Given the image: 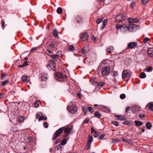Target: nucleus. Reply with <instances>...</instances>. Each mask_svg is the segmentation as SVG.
Instances as JSON below:
<instances>
[{
  "label": "nucleus",
  "instance_id": "nucleus-1",
  "mask_svg": "<svg viewBox=\"0 0 153 153\" xmlns=\"http://www.w3.org/2000/svg\"><path fill=\"white\" fill-rule=\"evenodd\" d=\"M137 25L132 23H129V22H125L123 24V27H124L125 31H126L128 30H129L131 28L134 29L136 27Z\"/></svg>",
  "mask_w": 153,
  "mask_h": 153
},
{
  "label": "nucleus",
  "instance_id": "nucleus-2",
  "mask_svg": "<svg viewBox=\"0 0 153 153\" xmlns=\"http://www.w3.org/2000/svg\"><path fill=\"white\" fill-rule=\"evenodd\" d=\"M67 76L65 75H63L60 72H58L55 75V79L58 80V79H60L61 80H59V81L61 82L63 81L65 79Z\"/></svg>",
  "mask_w": 153,
  "mask_h": 153
},
{
  "label": "nucleus",
  "instance_id": "nucleus-3",
  "mask_svg": "<svg viewBox=\"0 0 153 153\" xmlns=\"http://www.w3.org/2000/svg\"><path fill=\"white\" fill-rule=\"evenodd\" d=\"M64 129V127H62L57 130L53 134L52 140H55L63 132Z\"/></svg>",
  "mask_w": 153,
  "mask_h": 153
},
{
  "label": "nucleus",
  "instance_id": "nucleus-4",
  "mask_svg": "<svg viewBox=\"0 0 153 153\" xmlns=\"http://www.w3.org/2000/svg\"><path fill=\"white\" fill-rule=\"evenodd\" d=\"M67 109L68 111L70 112L72 114H74L77 110V107L74 105H68L67 107Z\"/></svg>",
  "mask_w": 153,
  "mask_h": 153
},
{
  "label": "nucleus",
  "instance_id": "nucleus-5",
  "mask_svg": "<svg viewBox=\"0 0 153 153\" xmlns=\"http://www.w3.org/2000/svg\"><path fill=\"white\" fill-rule=\"evenodd\" d=\"M110 69L107 66L103 67L101 70V74L102 76H108L110 72Z\"/></svg>",
  "mask_w": 153,
  "mask_h": 153
},
{
  "label": "nucleus",
  "instance_id": "nucleus-6",
  "mask_svg": "<svg viewBox=\"0 0 153 153\" xmlns=\"http://www.w3.org/2000/svg\"><path fill=\"white\" fill-rule=\"evenodd\" d=\"M131 111L133 114H139L138 112L140 111V107L137 105L134 106L132 107Z\"/></svg>",
  "mask_w": 153,
  "mask_h": 153
},
{
  "label": "nucleus",
  "instance_id": "nucleus-7",
  "mask_svg": "<svg viewBox=\"0 0 153 153\" xmlns=\"http://www.w3.org/2000/svg\"><path fill=\"white\" fill-rule=\"evenodd\" d=\"M47 43L48 44V48H55L58 45V43L54 40L51 42L49 44L48 43Z\"/></svg>",
  "mask_w": 153,
  "mask_h": 153
},
{
  "label": "nucleus",
  "instance_id": "nucleus-8",
  "mask_svg": "<svg viewBox=\"0 0 153 153\" xmlns=\"http://www.w3.org/2000/svg\"><path fill=\"white\" fill-rule=\"evenodd\" d=\"M130 77V74L126 70H124L122 72V77L123 79L128 78Z\"/></svg>",
  "mask_w": 153,
  "mask_h": 153
},
{
  "label": "nucleus",
  "instance_id": "nucleus-9",
  "mask_svg": "<svg viewBox=\"0 0 153 153\" xmlns=\"http://www.w3.org/2000/svg\"><path fill=\"white\" fill-rule=\"evenodd\" d=\"M81 39L83 41H86L88 37V35L86 33H84L81 34Z\"/></svg>",
  "mask_w": 153,
  "mask_h": 153
},
{
  "label": "nucleus",
  "instance_id": "nucleus-10",
  "mask_svg": "<svg viewBox=\"0 0 153 153\" xmlns=\"http://www.w3.org/2000/svg\"><path fill=\"white\" fill-rule=\"evenodd\" d=\"M128 20V22L130 23H137L139 22V20L136 18H129Z\"/></svg>",
  "mask_w": 153,
  "mask_h": 153
},
{
  "label": "nucleus",
  "instance_id": "nucleus-11",
  "mask_svg": "<svg viewBox=\"0 0 153 153\" xmlns=\"http://www.w3.org/2000/svg\"><path fill=\"white\" fill-rule=\"evenodd\" d=\"M116 119L123 121L126 119V118L124 115H115Z\"/></svg>",
  "mask_w": 153,
  "mask_h": 153
},
{
  "label": "nucleus",
  "instance_id": "nucleus-12",
  "mask_svg": "<svg viewBox=\"0 0 153 153\" xmlns=\"http://www.w3.org/2000/svg\"><path fill=\"white\" fill-rule=\"evenodd\" d=\"M50 66L51 69L55 71L56 69V65L55 62L54 61H52L50 63Z\"/></svg>",
  "mask_w": 153,
  "mask_h": 153
},
{
  "label": "nucleus",
  "instance_id": "nucleus-13",
  "mask_svg": "<svg viewBox=\"0 0 153 153\" xmlns=\"http://www.w3.org/2000/svg\"><path fill=\"white\" fill-rule=\"evenodd\" d=\"M137 44L135 42H131L128 44V48H133L135 46H137Z\"/></svg>",
  "mask_w": 153,
  "mask_h": 153
},
{
  "label": "nucleus",
  "instance_id": "nucleus-14",
  "mask_svg": "<svg viewBox=\"0 0 153 153\" xmlns=\"http://www.w3.org/2000/svg\"><path fill=\"white\" fill-rule=\"evenodd\" d=\"M114 48L112 46L107 47L106 49V51L109 53H111L114 51Z\"/></svg>",
  "mask_w": 153,
  "mask_h": 153
},
{
  "label": "nucleus",
  "instance_id": "nucleus-15",
  "mask_svg": "<svg viewBox=\"0 0 153 153\" xmlns=\"http://www.w3.org/2000/svg\"><path fill=\"white\" fill-rule=\"evenodd\" d=\"M120 17H121V19H119L118 20V22H122L123 21H125V16L123 14H121L117 16V18H120Z\"/></svg>",
  "mask_w": 153,
  "mask_h": 153
},
{
  "label": "nucleus",
  "instance_id": "nucleus-16",
  "mask_svg": "<svg viewBox=\"0 0 153 153\" xmlns=\"http://www.w3.org/2000/svg\"><path fill=\"white\" fill-rule=\"evenodd\" d=\"M36 118L39 120V121H40L42 120H45L47 119V117H44L43 115H36Z\"/></svg>",
  "mask_w": 153,
  "mask_h": 153
},
{
  "label": "nucleus",
  "instance_id": "nucleus-17",
  "mask_svg": "<svg viewBox=\"0 0 153 153\" xmlns=\"http://www.w3.org/2000/svg\"><path fill=\"white\" fill-rule=\"evenodd\" d=\"M83 19L82 17L79 16H77L76 18V20L77 23L82 22H83Z\"/></svg>",
  "mask_w": 153,
  "mask_h": 153
},
{
  "label": "nucleus",
  "instance_id": "nucleus-18",
  "mask_svg": "<svg viewBox=\"0 0 153 153\" xmlns=\"http://www.w3.org/2000/svg\"><path fill=\"white\" fill-rule=\"evenodd\" d=\"M147 53L149 56L153 57V48H149L147 51Z\"/></svg>",
  "mask_w": 153,
  "mask_h": 153
},
{
  "label": "nucleus",
  "instance_id": "nucleus-19",
  "mask_svg": "<svg viewBox=\"0 0 153 153\" xmlns=\"http://www.w3.org/2000/svg\"><path fill=\"white\" fill-rule=\"evenodd\" d=\"M146 107L149 108L150 111H153V103H149L146 105Z\"/></svg>",
  "mask_w": 153,
  "mask_h": 153
},
{
  "label": "nucleus",
  "instance_id": "nucleus-20",
  "mask_svg": "<svg viewBox=\"0 0 153 153\" xmlns=\"http://www.w3.org/2000/svg\"><path fill=\"white\" fill-rule=\"evenodd\" d=\"M25 119V117L24 116H19V115L18 117H17V121L19 122H22Z\"/></svg>",
  "mask_w": 153,
  "mask_h": 153
},
{
  "label": "nucleus",
  "instance_id": "nucleus-21",
  "mask_svg": "<svg viewBox=\"0 0 153 153\" xmlns=\"http://www.w3.org/2000/svg\"><path fill=\"white\" fill-rule=\"evenodd\" d=\"M65 133L68 135L69 134L71 131V129L69 127H67L65 128H64V130Z\"/></svg>",
  "mask_w": 153,
  "mask_h": 153
},
{
  "label": "nucleus",
  "instance_id": "nucleus-22",
  "mask_svg": "<svg viewBox=\"0 0 153 153\" xmlns=\"http://www.w3.org/2000/svg\"><path fill=\"white\" fill-rule=\"evenodd\" d=\"M28 79V78L27 76L24 75L22 77L21 81L23 82H26Z\"/></svg>",
  "mask_w": 153,
  "mask_h": 153
},
{
  "label": "nucleus",
  "instance_id": "nucleus-23",
  "mask_svg": "<svg viewBox=\"0 0 153 153\" xmlns=\"http://www.w3.org/2000/svg\"><path fill=\"white\" fill-rule=\"evenodd\" d=\"M48 55L49 56L53 59L55 60H56L58 59L59 56V55L58 54Z\"/></svg>",
  "mask_w": 153,
  "mask_h": 153
},
{
  "label": "nucleus",
  "instance_id": "nucleus-24",
  "mask_svg": "<svg viewBox=\"0 0 153 153\" xmlns=\"http://www.w3.org/2000/svg\"><path fill=\"white\" fill-rule=\"evenodd\" d=\"M102 109H103V111L104 112H106L108 113H110L111 112V111L109 108L106 107H104L102 108Z\"/></svg>",
  "mask_w": 153,
  "mask_h": 153
},
{
  "label": "nucleus",
  "instance_id": "nucleus-25",
  "mask_svg": "<svg viewBox=\"0 0 153 153\" xmlns=\"http://www.w3.org/2000/svg\"><path fill=\"white\" fill-rule=\"evenodd\" d=\"M48 79V75L47 74H44L41 77V80L42 81H46Z\"/></svg>",
  "mask_w": 153,
  "mask_h": 153
},
{
  "label": "nucleus",
  "instance_id": "nucleus-26",
  "mask_svg": "<svg viewBox=\"0 0 153 153\" xmlns=\"http://www.w3.org/2000/svg\"><path fill=\"white\" fill-rule=\"evenodd\" d=\"M146 126L147 129H150L152 127V125L150 122H147L146 123Z\"/></svg>",
  "mask_w": 153,
  "mask_h": 153
},
{
  "label": "nucleus",
  "instance_id": "nucleus-27",
  "mask_svg": "<svg viewBox=\"0 0 153 153\" xmlns=\"http://www.w3.org/2000/svg\"><path fill=\"white\" fill-rule=\"evenodd\" d=\"M88 138V143L91 144V142L93 140V138L92 136H89Z\"/></svg>",
  "mask_w": 153,
  "mask_h": 153
},
{
  "label": "nucleus",
  "instance_id": "nucleus-28",
  "mask_svg": "<svg viewBox=\"0 0 153 153\" xmlns=\"http://www.w3.org/2000/svg\"><path fill=\"white\" fill-rule=\"evenodd\" d=\"M146 75L143 72H142L140 75L139 76L141 78L143 79L146 77Z\"/></svg>",
  "mask_w": 153,
  "mask_h": 153
},
{
  "label": "nucleus",
  "instance_id": "nucleus-29",
  "mask_svg": "<svg viewBox=\"0 0 153 153\" xmlns=\"http://www.w3.org/2000/svg\"><path fill=\"white\" fill-rule=\"evenodd\" d=\"M53 36L55 37H58V33L57 30L56 29H55L54 30L53 33Z\"/></svg>",
  "mask_w": 153,
  "mask_h": 153
},
{
  "label": "nucleus",
  "instance_id": "nucleus-30",
  "mask_svg": "<svg viewBox=\"0 0 153 153\" xmlns=\"http://www.w3.org/2000/svg\"><path fill=\"white\" fill-rule=\"evenodd\" d=\"M120 140L116 139L115 138H113L112 139V143H116L120 142Z\"/></svg>",
  "mask_w": 153,
  "mask_h": 153
},
{
  "label": "nucleus",
  "instance_id": "nucleus-31",
  "mask_svg": "<svg viewBox=\"0 0 153 153\" xmlns=\"http://www.w3.org/2000/svg\"><path fill=\"white\" fill-rule=\"evenodd\" d=\"M134 123H135L136 126H139L140 125H142L143 124L141 122H140V121H138H138H136V120L135 121Z\"/></svg>",
  "mask_w": 153,
  "mask_h": 153
},
{
  "label": "nucleus",
  "instance_id": "nucleus-32",
  "mask_svg": "<svg viewBox=\"0 0 153 153\" xmlns=\"http://www.w3.org/2000/svg\"><path fill=\"white\" fill-rule=\"evenodd\" d=\"M124 124L127 125H131V122L128 120H126L124 122Z\"/></svg>",
  "mask_w": 153,
  "mask_h": 153
},
{
  "label": "nucleus",
  "instance_id": "nucleus-33",
  "mask_svg": "<svg viewBox=\"0 0 153 153\" xmlns=\"http://www.w3.org/2000/svg\"><path fill=\"white\" fill-rule=\"evenodd\" d=\"M67 140L66 139H63L62 140L61 144L62 145H65L67 143Z\"/></svg>",
  "mask_w": 153,
  "mask_h": 153
},
{
  "label": "nucleus",
  "instance_id": "nucleus-34",
  "mask_svg": "<svg viewBox=\"0 0 153 153\" xmlns=\"http://www.w3.org/2000/svg\"><path fill=\"white\" fill-rule=\"evenodd\" d=\"M62 11V10L61 7H59L57 9V12L59 14H61Z\"/></svg>",
  "mask_w": 153,
  "mask_h": 153
},
{
  "label": "nucleus",
  "instance_id": "nucleus-35",
  "mask_svg": "<svg viewBox=\"0 0 153 153\" xmlns=\"http://www.w3.org/2000/svg\"><path fill=\"white\" fill-rule=\"evenodd\" d=\"M103 19L98 18L96 20V22L97 24H99L102 22Z\"/></svg>",
  "mask_w": 153,
  "mask_h": 153
},
{
  "label": "nucleus",
  "instance_id": "nucleus-36",
  "mask_svg": "<svg viewBox=\"0 0 153 153\" xmlns=\"http://www.w3.org/2000/svg\"><path fill=\"white\" fill-rule=\"evenodd\" d=\"M91 146V144H90L88 143H87V145L85 146V150H88V149H90V147Z\"/></svg>",
  "mask_w": 153,
  "mask_h": 153
},
{
  "label": "nucleus",
  "instance_id": "nucleus-37",
  "mask_svg": "<svg viewBox=\"0 0 153 153\" xmlns=\"http://www.w3.org/2000/svg\"><path fill=\"white\" fill-rule=\"evenodd\" d=\"M116 28L117 29H121L124 30V27H123V25H116Z\"/></svg>",
  "mask_w": 153,
  "mask_h": 153
},
{
  "label": "nucleus",
  "instance_id": "nucleus-38",
  "mask_svg": "<svg viewBox=\"0 0 153 153\" xmlns=\"http://www.w3.org/2000/svg\"><path fill=\"white\" fill-rule=\"evenodd\" d=\"M88 109L90 112H92L94 111L93 108L91 107H88Z\"/></svg>",
  "mask_w": 153,
  "mask_h": 153
},
{
  "label": "nucleus",
  "instance_id": "nucleus-39",
  "mask_svg": "<svg viewBox=\"0 0 153 153\" xmlns=\"http://www.w3.org/2000/svg\"><path fill=\"white\" fill-rule=\"evenodd\" d=\"M152 68L151 66L147 67L146 69V71L148 72L151 71L152 70Z\"/></svg>",
  "mask_w": 153,
  "mask_h": 153
},
{
  "label": "nucleus",
  "instance_id": "nucleus-40",
  "mask_svg": "<svg viewBox=\"0 0 153 153\" xmlns=\"http://www.w3.org/2000/svg\"><path fill=\"white\" fill-rule=\"evenodd\" d=\"M61 144H59L57 146V148L58 150H62V146Z\"/></svg>",
  "mask_w": 153,
  "mask_h": 153
},
{
  "label": "nucleus",
  "instance_id": "nucleus-41",
  "mask_svg": "<svg viewBox=\"0 0 153 153\" xmlns=\"http://www.w3.org/2000/svg\"><path fill=\"white\" fill-rule=\"evenodd\" d=\"M81 53L82 54H84L87 53V51L86 50V49H85V48H83L81 50Z\"/></svg>",
  "mask_w": 153,
  "mask_h": 153
},
{
  "label": "nucleus",
  "instance_id": "nucleus-42",
  "mask_svg": "<svg viewBox=\"0 0 153 153\" xmlns=\"http://www.w3.org/2000/svg\"><path fill=\"white\" fill-rule=\"evenodd\" d=\"M1 25H2V27L3 28V30L4 29V24L5 22L3 19H2L1 21Z\"/></svg>",
  "mask_w": 153,
  "mask_h": 153
},
{
  "label": "nucleus",
  "instance_id": "nucleus-43",
  "mask_svg": "<svg viewBox=\"0 0 153 153\" xmlns=\"http://www.w3.org/2000/svg\"><path fill=\"white\" fill-rule=\"evenodd\" d=\"M126 95L124 94H121L120 96V98L121 99H124L126 98Z\"/></svg>",
  "mask_w": 153,
  "mask_h": 153
},
{
  "label": "nucleus",
  "instance_id": "nucleus-44",
  "mask_svg": "<svg viewBox=\"0 0 153 153\" xmlns=\"http://www.w3.org/2000/svg\"><path fill=\"white\" fill-rule=\"evenodd\" d=\"M82 109L84 114H86L87 111V109L85 107L83 106L82 107Z\"/></svg>",
  "mask_w": 153,
  "mask_h": 153
},
{
  "label": "nucleus",
  "instance_id": "nucleus-45",
  "mask_svg": "<svg viewBox=\"0 0 153 153\" xmlns=\"http://www.w3.org/2000/svg\"><path fill=\"white\" fill-rule=\"evenodd\" d=\"M104 84V83L103 82H101L98 83L97 84L98 86H100L101 87L103 86Z\"/></svg>",
  "mask_w": 153,
  "mask_h": 153
},
{
  "label": "nucleus",
  "instance_id": "nucleus-46",
  "mask_svg": "<svg viewBox=\"0 0 153 153\" xmlns=\"http://www.w3.org/2000/svg\"><path fill=\"white\" fill-rule=\"evenodd\" d=\"M69 47V50L71 51L74 50L75 49V48L72 45H70Z\"/></svg>",
  "mask_w": 153,
  "mask_h": 153
},
{
  "label": "nucleus",
  "instance_id": "nucleus-47",
  "mask_svg": "<svg viewBox=\"0 0 153 153\" xmlns=\"http://www.w3.org/2000/svg\"><path fill=\"white\" fill-rule=\"evenodd\" d=\"M8 80H6L2 82L1 84V85L2 86H4L6 84V83L8 82Z\"/></svg>",
  "mask_w": 153,
  "mask_h": 153
},
{
  "label": "nucleus",
  "instance_id": "nucleus-48",
  "mask_svg": "<svg viewBox=\"0 0 153 153\" xmlns=\"http://www.w3.org/2000/svg\"><path fill=\"white\" fill-rule=\"evenodd\" d=\"M111 123L113 124L115 126H118V124L117 122L115 121H112L111 122Z\"/></svg>",
  "mask_w": 153,
  "mask_h": 153
},
{
  "label": "nucleus",
  "instance_id": "nucleus-49",
  "mask_svg": "<svg viewBox=\"0 0 153 153\" xmlns=\"http://www.w3.org/2000/svg\"><path fill=\"white\" fill-rule=\"evenodd\" d=\"M105 134H101L99 137V139L100 140H101L102 139V138L104 137L105 136Z\"/></svg>",
  "mask_w": 153,
  "mask_h": 153
},
{
  "label": "nucleus",
  "instance_id": "nucleus-50",
  "mask_svg": "<svg viewBox=\"0 0 153 153\" xmlns=\"http://www.w3.org/2000/svg\"><path fill=\"white\" fill-rule=\"evenodd\" d=\"M150 40L149 38L147 37L145 38L143 40V42L144 43H146V42Z\"/></svg>",
  "mask_w": 153,
  "mask_h": 153
},
{
  "label": "nucleus",
  "instance_id": "nucleus-51",
  "mask_svg": "<svg viewBox=\"0 0 153 153\" xmlns=\"http://www.w3.org/2000/svg\"><path fill=\"white\" fill-rule=\"evenodd\" d=\"M94 106H97V108H95L96 109L98 110V109H100L101 108H102L101 107V106L100 105H97L96 104H95L94 105Z\"/></svg>",
  "mask_w": 153,
  "mask_h": 153
},
{
  "label": "nucleus",
  "instance_id": "nucleus-52",
  "mask_svg": "<svg viewBox=\"0 0 153 153\" xmlns=\"http://www.w3.org/2000/svg\"><path fill=\"white\" fill-rule=\"evenodd\" d=\"M89 121V119L88 118L85 119L83 123H87Z\"/></svg>",
  "mask_w": 153,
  "mask_h": 153
},
{
  "label": "nucleus",
  "instance_id": "nucleus-53",
  "mask_svg": "<svg viewBox=\"0 0 153 153\" xmlns=\"http://www.w3.org/2000/svg\"><path fill=\"white\" fill-rule=\"evenodd\" d=\"M130 109V106L127 107L126 109V114H128V112L129 111Z\"/></svg>",
  "mask_w": 153,
  "mask_h": 153
},
{
  "label": "nucleus",
  "instance_id": "nucleus-54",
  "mask_svg": "<svg viewBox=\"0 0 153 153\" xmlns=\"http://www.w3.org/2000/svg\"><path fill=\"white\" fill-rule=\"evenodd\" d=\"M39 102V101H37V102H35L34 103V107H37L39 106V104L38 103V102Z\"/></svg>",
  "mask_w": 153,
  "mask_h": 153
},
{
  "label": "nucleus",
  "instance_id": "nucleus-55",
  "mask_svg": "<svg viewBox=\"0 0 153 153\" xmlns=\"http://www.w3.org/2000/svg\"><path fill=\"white\" fill-rule=\"evenodd\" d=\"M37 48L36 47H34L33 48L31 49V50L30 51V52H34L35 51H36L37 50Z\"/></svg>",
  "mask_w": 153,
  "mask_h": 153
},
{
  "label": "nucleus",
  "instance_id": "nucleus-56",
  "mask_svg": "<svg viewBox=\"0 0 153 153\" xmlns=\"http://www.w3.org/2000/svg\"><path fill=\"white\" fill-rule=\"evenodd\" d=\"M43 125H44V127L45 128H48V123L46 122H45L44 123Z\"/></svg>",
  "mask_w": 153,
  "mask_h": 153
},
{
  "label": "nucleus",
  "instance_id": "nucleus-57",
  "mask_svg": "<svg viewBox=\"0 0 153 153\" xmlns=\"http://www.w3.org/2000/svg\"><path fill=\"white\" fill-rule=\"evenodd\" d=\"M149 1V0H143L142 1V3L143 4H145Z\"/></svg>",
  "mask_w": 153,
  "mask_h": 153
},
{
  "label": "nucleus",
  "instance_id": "nucleus-58",
  "mask_svg": "<svg viewBox=\"0 0 153 153\" xmlns=\"http://www.w3.org/2000/svg\"><path fill=\"white\" fill-rule=\"evenodd\" d=\"M5 75H5V74H4V73L2 74V75H1V79H4V78L5 77Z\"/></svg>",
  "mask_w": 153,
  "mask_h": 153
},
{
  "label": "nucleus",
  "instance_id": "nucleus-59",
  "mask_svg": "<svg viewBox=\"0 0 153 153\" xmlns=\"http://www.w3.org/2000/svg\"><path fill=\"white\" fill-rule=\"evenodd\" d=\"M23 65H24V67H26L27 66L28 64V62L27 61H25L23 64Z\"/></svg>",
  "mask_w": 153,
  "mask_h": 153
},
{
  "label": "nucleus",
  "instance_id": "nucleus-60",
  "mask_svg": "<svg viewBox=\"0 0 153 153\" xmlns=\"http://www.w3.org/2000/svg\"><path fill=\"white\" fill-rule=\"evenodd\" d=\"M118 74L117 72H114L112 74V76H115L117 75Z\"/></svg>",
  "mask_w": 153,
  "mask_h": 153
},
{
  "label": "nucleus",
  "instance_id": "nucleus-61",
  "mask_svg": "<svg viewBox=\"0 0 153 153\" xmlns=\"http://www.w3.org/2000/svg\"><path fill=\"white\" fill-rule=\"evenodd\" d=\"M108 22V20L106 19H105L103 22L102 24H106Z\"/></svg>",
  "mask_w": 153,
  "mask_h": 153
},
{
  "label": "nucleus",
  "instance_id": "nucleus-62",
  "mask_svg": "<svg viewBox=\"0 0 153 153\" xmlns=\"http://www.w3.org/2000/svg\"><path fill=\"white\" fill-rule=\"evenodd\" d=\"M95 134L97 135V136L94 135V137H97V136L98 135H99V134H100V133L99 132H96V131L95 132Z\"/></svg>",
  "mask_w": 153,
  "mask_h": 153
},
{
  "label": "nucleus",
  "instance_id": "nucleus-63",
  "mask_svg": "<svg viewBox=\"0 0 153 153\" xmlns=\"http://www.w3.org/2000/svg\"><path fill=\"white\" fill-rule=\"evenodd\" d=\"M103 25L101 27V28L102 30H103L105 27L106 25L105 24H102Z\"/></svg>",
  "mask_w": 153,
  "mask_h": 153
},
{
  "label": "nucleus",
  "instance_id": "nucleus-64",
  "mask_svg": "<svg viewBox=\"0 0 153 153\" xmlns=\"http://www.w3.org/2000/svg\"><path fill=\"white\" fill-rule=\"evenodd\" d=\"M94 115H100L98 111H96L94 114Z\"/></svg>",
  "mask_w": 153,
  "mask_h": 153
}]
</instances>
